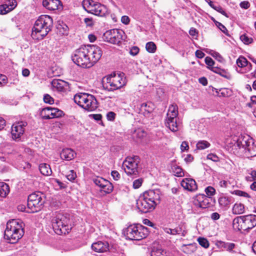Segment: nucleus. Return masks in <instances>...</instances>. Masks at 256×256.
Segmentation results:
<instances>
[{
    "label": "nucleus",
    "instance_id": "obj_1",
    "mask_svg": "<svg viewBox=\"0 0 256 256\" xmlns=\"http://www.w3.org/2000/svg\"><path fill=\"white\" fill-rule=\"evenodd\" d=\"M52 26L53 20L51 16H40L35 22L32 28V38L34 40H42L52 30Z\"/></svg>",
    "mask_w": 256,
    "mask_h": 256
},
{
    "label": "nucleus",
    "instance_id": "obj_2",
    "mask_svg": "<svg viewBox=\"0 0 256 256\" xmlns=\"http://www.w3.org/2000/svg\"><path fill=\"white\" fill-rule=\"evenodd\" d=\"M85 46H81L79 48L76 50L72 55V62L77 64L78 66H81L84 68H91L92 63L96 61L98 57V52H96L94 57H92V61L88 57V53L92 54L94 52V50H92L91 48L86 49Z\"/></svg>",
    "mask_w": 256,
    "mask_h": 256
},
{
    "label": "nucleus",
    "instance_id": "obj_3",
    "mask_svg": "<svg viewBox=\"0 0 256 256\" xmlns=\"http://www.w3.org/2000/svg\"><path fill=\"white\" fill-rule=\"evenodd\" d=\"M22 224L18 220H10L6 224L4 238L10 244L16 243L24 236Z\"/></svg>",
    "mask_w": 256,
    "mask_h": 256
},
{
    "label": "nucleus",
    "instance_id": "obj_4",
    "mask_svg": "<svg viewBox=\"0 0 256 256\" xmlns=\"http://www.w3.org/2000/svg\"><path fill=\"white\" fill-rule=\"evenodd\" d=\"M51 222L54 231L58 235L68 234L72 229L70 215L66 214H58Z\"/></svg>",
    "mask_w": 256,
    "mask_h": 256
},
{
    "label": "nucleus",
    "instance_id": "obj_5",
    "mask_svg": "<svg viewBox=\"0 0 256 256\" xmlns=\"http://www.w3.org/2000/svg\"><path fill=\"white\" fill-rule=\"evenodd\" d=\"M123 234L127 239L132 240H140L147 237L148 229L140 224L129 226L123 230Z\"/></svg>",
    "mask_w": 256,
    "mask_h": 256
},
{
    "label": "nucleus",
    "instance_id": "obj_6",
    "mask_svg": "<svg viewBox=\"0 0 256 256\" xmlns=\"http://www.w3.org/2000/svg\"><path fill=\"white\" fill-rule=\"evenodd\" d=\"M44 195L40 192L36 191L30 194L28 198V208L30 210L28 212L34 213L39 212L44 204Z\"/></svg>",
    "mask_w": 256,
    "mask_h": 256
},
{
    "label": "nucleus",
    "instance_id": "obj_7",
    "mask_svg": "<svg viewBox=\"0 0 256 256\" xmlns=\"http://www.w3.org/2000/svg\"><path fill=\"white\" fill-rule=\"evenodd\" d=\"M124 74L114 76H109L106 78V82L103 84V87L108 91H114L120 88L126 84V78Z\"/></svg>",
    "mask_w": 256,
    "mask_h": 256
},
{
    "label": "nucleus",
    "instance_id": "obj_8",
    "mask_svg": "<svg viewBox=\"0 0 256 256\" xmlns=\"http://www.w3.org/2000/svg\"><path fill=\"white\" fill-rule=\"evenodd\" d=\"M140 162L138 156L127 157L122 164V167L128 175L136 176L138 174V165Z\"/></svg>",
    "mask_w": 256,
    "mask_h": 256
},
{
    "label": "nucleus",
    "instance_id": "obj_9",
    "mask_svg": "<svg viewBox=\"0 0 256 256\" xmlns=\"http://www.w3.org/2000/svg\"><path fill=\"white\" fill-rule=\"evenodd\" d=\"M178 115V106L174 104L170 106L165 120V124L168 128L174 132L178 130V126L176 122V116Z\"/></svg>",
    "mask_w": 256,
    "mask_h": 256
},
{
    "label": "nucleus",
    "instance_id": "obj_10",
    "mask_svg": "<svg viewBox=\"0 0 256 256\" xmlns=\"http://www.w3.org/2000/svg\"><path fill=\"white\" fill-rule=\"evenodd\" d=\"M124 32L120 29H112L106 31L103 36L105 41L112 44H119L124 40Z\"/></svg>",
    "mask_w": 256,
    "mask_h": 256
},
{
    "label": "nucleus",
    "instance_id": "obj_11",
    "mask_svg": "<svg viewBox=\"0 0 256 256\" xmlns=\"http://www.w3.org/2000/svg\"><path fill=\"white\" fill-rule=\"evenodd\" d=\"M156 206L155 203L148 201L142 196H140L136 202L137 208L143 213H147L153 210Z\"/></svg>",
    "mask_w": 256,
    "mask_h": 256
},
{
    "label": "nucleus",
    "instance_id": "obj_12",
    "mask_svg": "<svg viewBox=\"0 0 256 256\" xmlns=\"http://www.w3.org/2000/svg\"><path fill=\"white\" fill-rule=\"evenodd\" d=\"M26 126L27 122L23 121L13 124L12 126L11 131L12 139L16 140L20 138L24 132V128Z\"/></svg>",
    "mask_w": 256,
    "mask_h": 256
},
{
    "label": "nucleus",
    "instance_id": "obj_13",
    "mask_svg": "<svg viewBox=\"0 0 256 256\" xmlns=\"http://www.w3.org/2000/svg\"><path fill=\"white\" fill-rule=\"evenodd\" d=\"M42 6L46 10L50 11H61L63 5L60 0H42Z\"/></svg>",
    "mask_w": 256,
    "mask_h": 256
},
{
    "label": "nucleus",
    "instance_id": "obj_14",
    "mask_svg": "<svg viewBox=\"0 0 256 256\" xmlns=\"http://www.w3.org/2000/svg\"><path fill=\"white\" fill-rule=\"evenodd\" d=\"M244 230L248 231L256 226V215L248 214L242 216Z\"/></svg>",
    "mask_w": 256,
    "mask_h": 256
},
{
    "label": "nucleus",
    "instance_id": "obj_15",
    "mask_svg": "<svg viewBox=\"0 0 256 256\" xmlns=\"http://www.w3.org/2000/svg\"><path fill=\"white\" fill-rule=\"evenodd\" d=\"M211 200L212 198L210 197H208L204 194H199L196 196L194 204L196 206L200 208H206L209 206Z\"/></svg>",
    "mask_w": 256,
    "mask_h": 256
},
{
    "label": "nucleus",
    "instance_id": "obj_16",
    "mask_svg": "<svg viewBox=\"0 0 256 256\" xmlns=\"http://www.w3.org/2000/svg\"><path fill=\"white\" fill-rule=\"evenodd\" d=\"M142 196L148 201L155 203L156 206L158 202H159L160 198V191L158 190H147L143 194V196Z\"/></svg>",
    "mask_w": 256,
    "mask_h": 256
},
{
    "label": "nucleus",
    "instance_id": "obj_17",
    "mask_svg": "<svg viewBox=\"0 0 256 256\" xmlns=\"http://www.w3.org/2000/svg\"><path fill=\"white\" fill-rule=\"evenodd\" d=\"M181 186L184 189L190 192H194L197 190L196 181L190 178H185L181 182Z\"/></svg>",
    "mask_w": 256,
    "mask_h": 256
},
{
    "label": "nucleus",
    "instance_id": "obj_18",
    "mask_svg": "<svg viewBox=\"0 0 256 256\" xmlns=\"http://www.w3.org/2000/svg\"><path fill=\"white\" fill-rule=\"evenodd\" d=\"M109 244L106 242L98 241L92 245V248L98 252H104L108 250Z\"/></svg>",
    "mask_w": 256,
    "mask_h": 256
},
{
    "label": "nucleus",
    "instance_id": "obj_19",
    "mask_svg": "<svg viewBox=\"0 0 256 256\" xmlns=\"http://www.w3.org/2000/svg\"><path fill=\"white\" fill-rule=\"evenodd\" d=\"M252 141L253 139L248 136L240 135L237 139L235 146L239 148H243L245 149L246 147H247V146L252 143Z\"/></svg>",
    "mask_w": 256,
    "mask_h": 256
},
{
    "label": "nucleus",
    "instance_id": "obj_20",
    "mask_svg": "<svg viewBox=\"0 0 256 256\" xmlns=\"http://www.w3.org/2000/svg\"><path fill=\"white\" fill-rule=\"evenodd\" d=\"M85 46V48H86V49L91 48L94 50V52H93L92 54H90V53H88V57L90 58L89 59H90V62H92V57H93V56L94 57V56H96V54H95V53L98 52V56L96 57L98 58H97L96 61L92 63V64H91V67H92L100 60V58H101L102 54V51L100 46H96V45H87V46Z\"/></svg>",
    "mask_w": 256,
    "mask_h": 256
},
{
    "label": "nucleus",
    "instance_id": "obj_21",
    "mask_svg": "<svg viewBox=\"0 0 256 256\" xmlns=\"http://www.w3.org/2000/svg\"><path fill=\"white\" fill-rule=\"evenodd\" d=\"M84 109L89 112L96 110L98 107V104L96 98L91 94L88 102L84 106Z\"/></svg>",
    "mask_w": 256,
    "mask_h": 256
},
{
    "label": "nucleus",
    "instance_id": "obj_22",
    "mask_svg": "<svg viewBox=\"0 0 256 256\" xmlns=\"http://www.w3.org/2000/svg\"><path fill=\"white\" fill-rule=\"evenodd\" d=\"M154 109V104L150 102L143 103L140 106V111L145 116H148Z\"/></svg>",
    "mask_w": 256,
    "mask_h": 256
},
{
    "label": "nucleus",
    "instance_id": "obj_23",
    "mask_svg": "<svg viewBox=\"0 0 256 256\" xmlns=\"http://www.w3.org/2000/svg\"><path fill=\"white\" fill-rule=\"evenodd\" d=\"M76 156V153L71 148L63 149L60 154V158L66 160L73 159Z\"/></svg>",
    "mask_w": 256,
    "mask_h": 256
},
{
    "label": "nucleus",
    "instance_id": "obj_24",
    "mask_svg": "<svg viewBox=\"0 0 256 256\" xmlns=\"http://www.w3.org/2000/svg\"><path fill=\"white\" fill-rule=\"evenodd\" d=\"M216 246L219 248L225 250L229 252H232L236 246L234 243L225 242L221 240L217 241L216 242Z\"/></svg>",
    "mask_w": 256,
    "mask_h": 256
},
{
    "label": "nucleus",
    "instance_id": "obj_25",
    "mask_svg": "<svg viewBox=\"0 0 256 256\" xmlns=\"http://www.w3.org/2000/svg\"><path fill=\"white\" fill-rule=\"evenodd\" d=\"M244 150L245 154L248 158L256 156V144L254 140L246 147Z\"/></svg>",
    "mask_w": 256,
    "mask_h": 256
},
{
    "label": "nucleus",
    "instance_id": "obj_26",
    "mask_svg": "<svg viewBox=\"0 0 256 256\" xmlns=\"http://www.w3.org/2000/svg\"><path fill=\"white\" fill-rule=\"evenodd\" d=\"M197 244L192 243L188 244H183L181 248V250L186 254H190L196 251Z\"/></svg>",
    "mask_w": 256,
    "mask_h": 256
},
{
    "label": "nucleus",
    "instance_id": "obj_27",
    "mask_svg": "<svg viewBox=\"0 0 256 256\" xmlns=\"http://www.w3.org/2000/svg\"><path fill=\"white\" fill-rule=\"evenodd\" d=\"M211 70L228 80H230L232 78L231 75L228 72L225 70L222 69L220 68L217 66L212 67Z\"/></svg>",
    "mask_w": 256,
    "mask_h": 256
},
{
    "label": "nucleus",
    "instance_id": "obj_28",
    "mask_svg": "<svg viewBox=\"0 0 256 256\" xmlns=\"http://www.w3.org/2000/svg\"><path fill=\"white\" fill-rule=\"evenodd\" d=\"M212 91H215L216 96L219 97H228L231 95L232 91L228 88H222L218 90V89L212 88Z\"/></svg>",
    "mask_w": 256,
    "mask_h": 256
},
{
    "label": "nucleus",
    "instance_id": "obj_29",
    "mask_svg": "<svg viewBox=\"0 0 256 256\" xmlns=\"http://www.w3.org/2000/svg\"><path fill=\"white\" fill-rule=\"evenodd\" d=\"M39 170L44 176H48L52 174V170L50 165L46 163H42L40 164Z\"/></svg>",
    "mask_w": 256,
    "mask_h": 256
},
{
    "label": "nucleus",
    "instance_id": "obj_30",
    "mask_svg": "<svg viewBox=\"0 0 256 256\" xmlns=\"http://www.w3.org/2000/svg\"><path fill=\"white\" fill-rule=\"evenodd\" d=\"M114 186L108 180H106V182L104 184V186H101V187L100 188V191L107 194L112 192Z\"/></svg>",
    "mask_w": 256,
    "mask_h": 256
},
{
    "label": "nucleus",
    "instance_id": "obj_31",
    "mask_svg": "<svg viewBox=\"0 0 256 256\" xmlns=\"http://www.w3.org/2000/svg\"><path fill=\"white\" fill-rule=\"evenodd\" d=\"M243 222L242 216H237L234 218L232 222V226L235 230H244Z\"/></svg>",
    "mask_w": 256,
    "mask_h": 256
},
{
    "label": "nucleus",
    "instance_id": "obj_32",
    "mask_svg": "<svg viewBox=\"0 0 256 256\" xmlns=\"http://www.w3.org/2000/svg\"><path fill=\"white\" fill-rule=\"evenodd\" d=\"M150 256H170V254L162 248H154L151 252Z\"/></svg>",
    "mask_w": 256,
    "mask_h": 256
},
{
    "label": "nucleus",
    "instance_id": "obj_33",
    "mask_svg": "<svg viewBox=\"0 0 256 256\" xmlns=\"http://www.w3.org/2000/svg\"><path fill=\"white\" fill-rule=\"evenodd\" d=\"M244 206L241 203H236L232 207V213L235 214H240L244 212Z\"/></svg>",
    "mask_w": 256,
    "mask_h": 256
},
{
    "label": "nucleus",
    "instance_id": "obj_34",
    "mask_svg": "<svg viewBox=\"0 0 256 256\" xmlns=\"http://www.w3.org/2000/svg\"><path fill=\"white\" fill-rule=\"evenodd\" d=\"M10 192L9 186L4 182H0V196L2 197H6Z\"/></svg>",
    "mask_w": 256,
    "mask_h": 256
},
{
    "label": "nucleus",
    "instance_id": "obj_35",
    "mask_svg": "<svg viewBox=\"0 0 256 256\" xmlns=\"http://www.w3.org/2000/svg\"><path fill=\"white\" fill-rule=\"evenodd\" d=\"M52 86L58 91H62L64 89V82L60 80H54L52 82Z\"/></svg>",
    "mask_w": 256,
    "mask_h": 256
},
{
    "label": "nucleus",
    "instance_id": "obj_36",
    "mask_svg": "<svg viewBox=\"0 0 256 256\" xmlns=\"http://www.w3.org/2000/svg\"><path fill=\"white\" fill-rule=\"evenodd\" d=\"M50 112L51 107H46L41 110L40 115L44 120L52 119Z\"/></svg>",
    "mask_w": 256,
    "mask_h": 256
},
{
    "label": "nucleus",
    "instance_id": "obj_37",
    "mask_svg": "<svg viewBox=\"0 0 256 256\" xmlns=\"http://www.w3.org/2000/svg\"><path fill=\"white\" fill-rule=\"evenodd\" d=\"M172 171L174 174V175L178 177H181L184 176V172L183 170L178 166L176 164H173L172 166Z\"/></svg>",
    "mask_w": 256,
    "mask_h": 256
},
{
    "label": "nucleus",
    "instance_id": "obj_38",
    "mask_svg": "<svg viewBox=\"0 0 256 256\" xmlns=\"http://www.w3.org/2000/svg\"><path fill=\"white\" fill-rule=\"evenodd\" d=\"M51 116L52 118H59L64 115V112L62 110L57 108H53L51 107Z\"/></svg>",
    "mask_w": 256,
    "mask_h": 256
},
{
    "label": "nucleus",
    "instance_id": "obj_39",
    "mask_svg": "<svg viewBox=\"0 0 256 256\" xmlns=\"http://www.w3.org/2000/svg\"><path fill=\"white\" fill-rule=\"evenodd\" d=\"M86 93H80L76 94L74 96V102L78 104L79 106L82 107L84 98L86 96Z\"/></svg>",
    "mask_w": 256,
    "mask_h": 256
},
{
    "label": "nucleus",
    "instance_id": "obj_40",
    "mask_svg": "<svg viewBox=\"0 0 256 256\" xmlns=\"http://www.w3.org/2000/svg\"><path fill=\"white\" fill-rule=\"evenodd\" d=\"M57 28L62 34L67 35L68 34V28L63 22H58Z\"/></svg>",
    "mask_w": 256,
    "mask_h": 256
},
{
    "label": "nucleus",
    "instance_id": "obj_41",
    "mask_svg": "<svg viewBox=\"0 0 256 256\" xmlns=\"http://www.w3.org/2000/svg\"><path fill=\"white\" fill-rule=\"evenodd\" d=\"M218 202L221 206L226 207L231 202V198L226 196H222L218 199Z\"/></svg>",
    "mask_w": 256,
    "mask_h": 256
},
{
    "label": "nucleus",
    "instance_id": "obj_42",
    "mask_svg": "<svg viewBox=\"0 0 256 256\" xmlns=\"http://www.w3.org/2000/svg\"><path fill=\"white\" fill-rule=\"evenodd\" d=\"M248 61L246 58L243 56H240L236 60V64L238 66L243 68H245L248 64Z\"/></svg>",
    "mask_w": 256,
    "mask_h": 256
},
{
    "label": "nucleus",
    "instance_id": "obj_43",
    "mask_svg": "<svg viewBox=\"0 0 256 256\" xmlns=\"http://www.w3.org/2000/svg\"><path fill=\"white\" fill-rule=\"evenodd\" d=\"M108 14V12L106 7L103 4H101L100 8L98 10V12L96 16H106Z\"/></svg>",
    "mask_w": 256,
    "mask_h": 256
},
{
    "label": "nucleus",
    "instance_id": "obj_44",
    "mask_svg": "<svg viewBox=\"0 0 256 256\" xmlns=\"http://www.w3.org/2000/svg\"><path fill=\"white\" fill-rule=\"evenodd\" d=\"M146 48L148 52L154 53L156 50V46L154 42H150L146 44Z\"/></svg>",
    "mask_w": 256,
    "mask_h": 256
},
{
    "label": "nucleus",
    "instance_id": "obj_45",
    "mask_svg": "<svg viewBox=\"0 0 256 256\" xmlns=\"http://www.w3.org/2000/svg\"><path fill=\"white\" fill-rule=\"evenodd\" d=\"M210 146V144L206 140H200L196 144V148L198 150H204Z\"/></svg>",
    "mask_w": 256,
    "mask_h": 256
},
{
    "label": "nucleus",
    "instance_id": "obj_46",
    "mask_svg": "<svg viewBox=\"0 0 256 256\" xmlns=\"http://www.w3.org/2000/svg\"><path fill=\"white\" fill-rule=\"evenodd\" d=\"M90 4H94L93 0H84L82 2V5L84 8L90 13V10L92 8L91 6H90Z\"/></svg>",
    "mask_w": 256,
    "mask_h": 256
},
{
    "label": "nucleus",
    "instance_id": "obj_47",
    "mask_svg": "<svg viewBox=\"0 0 256 256\" xmlns=\"http://www.w3.org/2000/svg\"><path fill=\"white\" fill-rule=\"evenodd\" d=\"M106 180L99 176L93 178V182L94 184L100 188L101 187L102 185L104 186V184L106 182Z\"/></svg>",
    "mask_w": 256,
    "mask_h": 256
},
{
    "label": "nucleus",
    "instance_id": "obj_48",
    "mask_svg": "<svg viewBox=\"0 0 256 256\" xmlns=\"http://www.w3.org/2000/svg\"><path fill=\"white\" fill-rule=\"evenodd\" d=\"M240 40L246 44H248L253 42V39L248 37L246 34H243L240 36Z\"/></svg>",
    "mask_w": 256,
    "mask_h": 256
},
{
    "label": "nucleus",
    "instance_id": "obj_49",
    "mask_svg": "<svg viewBox=\"0 0 256 256\" xmlns=\"http://www.w3.org/2000/svg\"><path fill=\"white\" fill-rule=\"evenodd\" d=\"M199 244L204 248H208L209 246V242L207 239L204 238H199L198 239Z\"/></svg>",
    "mask_w": 256,
    "mask_h": 256
},
{
    "label": "nucleus",
    "instance_id": "obj_50",
    "mask_svg": "<svg viewBox=\"0 0 256 256\" xmlns=\"http://www.w3.org/2000/svg\"><path fill=\"white\" fill-rule=\"evenodd\" d=\"M66 177L70 181L74 182L76 178V174L74 170H70L66 174Z\"/></svg>",
    "mask_w": 256,
    "mask_h": 256
},
{
    "label": "nucleus",
    "instance_id": "obj_51",
    "mask_svg": "<svg viewBox=\"0 0 256 256\" xmlns=\"http://www.w3.org/2000/svg\"><path fill=\"white\" fill-rule=\"evenodd\" d=\"M232 194H234L236 196H243L245 198H249L250 197L248 194L240 190H235L232 192Z\"/></svg>",
    "mask_w": 256,
    "mask_h": 256
},
{
    "label": "nucleus",
    "instance_id": "obj_52",
    "mask_svg": "<svg viewBox=\"0 0 256 256\" xmlns=\"http://www.w3.org/2000/svg\"><path fill=\"white\" fill-rule=\"evenodd\" d=\"M8 8L9 11L10 12L13 10L17 5V2L16 0H10L7 2V3L6 4Z\"/></svg>",
    "mask_w": 256,
    "mask_h": 256
},
{
    "label": "nucleus",
    "instance_id": "obj_53",
    "mask_svg": "<svg viewBox=\"0 0 256 256\" xmlns=\"http://www.w3.org/2000/svg\"><path fill=\"white\" fill-rule=\"evenodd\" d=\"M216 26L225 34L228 36V32L226 26L220 22H216Z\"/></svg>",
    "mask_w": 256,
    "mask_h": 256
},
{
    "label": "nucleus",
    "instance_id": "obj_54",
    "mask_svg": "<svg viewBox=\"0 0 256 256\" xmlns=\"http://www.w3.org/2000/svg\"><path fill=\"white\" fill-rule=\"evenodd\" d=\"M206 64L208 66V68L210 70H211L212 67H214V62L213 60L210 56H206L204 60Z\"/></svg>",
    "mask_w": 256,
    "mask_h": 256
},
{
    "label": "nucleus",
    "instance_id": "obj_55",
    "mask_svg": "<svg viewBox=\"0 0 256 256\" xmlns=\"http://www.w3.org/2000/svg\"><path fill=\"white\" fill-rule=\"evenodd\" d=\"M44 101L45 103L52 104L54 103V98L48 94H45L44 96Z\"/></svg>",
    "mask_w": 256,
    "mask_h": 256
},
{
    "label": "nucleus",
    "instance_id": "obj_56",
    "mask_svg": "<svg viewBox=\"0 0 256 256\" xmlns=\"http://www.w3.org/2000/svg\"><path fill=\"white\" fill-rule=\"evenodd\" d=\"M205 192L208 195V196L210 197L215 194L216 190L213 187L208 186L205 189Z\"/></svg>",
    "mask_w": 256,
    "mask_h": 256
},
{
    "label": "nucleus",
    "instance_id": "obj_57",
    "mask_svg": "<svg viewBox=\"0 0 256 256\" xmlns=\"http://www.w3.org/2000/svg\"><path fill=\"white\" fill-rule=\"evenodd\" d=\"M6 4L0 5V14H5L10 12Z\"/></svg>",
    "mask_w": 256,
    "mask_h": 256
},
{
    "label": "nucleus",
    "instance_id": "obj_58",
    "mask_svg": "<svg viewBox=\"0 0 256 256\" xmlns=\"http://www.w3.org/2000/svg\"><path fill=\"white\" fill-rule=\"evenodd\" d=\"M142 181H143L142 179V178H139V179L134 180L133 182V185H132L133 188L134 189L139 188L142 186Z\"/></svg>",
    "mask_w": 256,
    "mask_h": 256
},
{
    "label": "nucleus",
    "instance_id": "obj_59",
    "mask_svg": "<svg viewBox=\"0 0 256 256\" xmlns=\"http://www.w3.org/2000/svg\"><path fill=\"white\" fill-rule=\"evenodd\" d=\"M139 51L140 49L138 46H134L130 48V54L132 56H136L138 54Z\"/></svg>",
    "mask_w": 256,
    "mask_h": 256
},
{
    "label": "nucleus",
    "instance_id": "obj_60",
    "mask_svg": "<svg viewBox=\"0 0 256 256\" xmlns=\"http://www.w3.org/2000/svg\"><path fill=\"white\" fill-rule=\"evenodd\" d=\"M207 158L208 160H212L214 162H217L220 161L219 158L216 154H208Z\"/></svg>",
    "mask_w": 256,
    "mask_h": 256
},
{
    "label": "nucleus",
    "instance_id": "obj_61",
    "mask_svg": "<svg viewBox=\"0 0 256 256\" xmlns=\"http://www.w3.org/2000/svg\"><path fill=\"white\" fill-rule=\"evenodd\" d=\"M101 4H102L97 2L94 8H91V10H90V13L96 15V14L98 12V10L100 8V6H101Z\"/></svg>",
    "mask_w": 256,
    "mask_h": 256
},
{
    "label": "nucleus",
    "instance_id": "obj_62",
    "mask_svg": "<svg viewBox=\"0 0 256 256\" xmlns=\"http://www.w3.org/2000/svg\"><path fill=\"white\" fill-rule=\"evenodd\" d=\"M116 114L113 112H109L106 114V118L108 120L113 121L116 118Z\"/></svg>",
    "mask_w": 256,
    "mask_h": 256
},
{
    "label": "nucleus",
    "instance_id": "obj_63",
    "mask_svg": "<svg viewBox=\"0 0 256 256\" xmlns=\"http://www.w3.org/2000/svg\"><path fill=\"white\" fill-rule=\"evenodd\" d=\"M240 6L242 8L248 9L250 6V4L248 1H243L240 3Z\"/></svg>",
    "mask_w": 256,
    "mask_h": 256
},
{
    "label": "nucleus",
    "instance_id": "obj_64",
    "mask_svg": "<svg viewBox=\"0 0 256 256\" xmlns=\"http://www.w3.org/2000/svg\"><path fill=\"white\" fill-rule=\"evenodd\" d=\"M111 175L114 180H118L120 178V174L116 170H112L111 172Z\"/></svg>",
    "mask_w": 256,
    "mask_h": 256
}]
</instances>
